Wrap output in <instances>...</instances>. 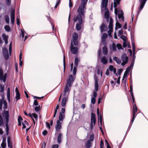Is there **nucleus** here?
Wrapping results in <instances>:
<instances>
[{
    "label": "nucleus",
    "instance_id": "obj_1",
    "mask_svg": "<svg viewBox=\"0 0 148 148\" xmlns=\"http://www.w3.org/2000/svg\"><path fill=\"white\" fill-rule=\"evenodd\" d=\"M78 14L76 17L74 18V21L75 22L77 21L78 23H77L76 25V29L78 31H80L81 28V25L82 23V17H84L85 14L83 13V15L82 13H78Z\"/></svg>",
    "mask_w": 148,
    "mask_h": 148
},
{
    "label": "nucleus",
    "instance_id": "obj_2",
    "mask_svg": "<svg viewBox=\"0 0 148 148\" xmlns=\"http://www.w3.org/2000/svg\"><path fill=\"white\" fill-rule=\"evenodd\" d=\"M75 80L73 75H71L69 76L68 79L67 80V82L66 86L64 88V95H66L67 93L69 94L70 89L69 87H71V84L73 83Z\"/></svg>",
    "mask_w": 148,
    "mask_h": 148
},
{
    "label": "nucleus",
    "instance_id": "obj_3",
    "mask_svg": "<svg viewBox=\"0 0 148 148\" xmlns=\"http://www.w3.org/2000/svg\"><path fill=\"white\" fill-rule=\"evenodd\" d=\"M132 99L133 100L132 104L133 105V109L132 111L133 117L131 121V123L132 124L133 122L134 121V120L136 117V114L137 112V107L136 105L135 104H134V103H135L134 98H132Z\"/></svg>",
    "mask_w": 148,
    "mask_h": 148
},
{
    "label": "nucleus",
    "instance_id": "obj_4",
    "mask_svg": "<svg viewBox=\"0 0 148 148\" xmlns=\"http://www.w3.org/2000/svg\"><path fill=\"white\" fill-rule=\"evenodd\" d=\"M88 0H82V5L79 6V8L77 10V12L82 13L83 15V13H84V9L85 8V6L86 5Z\"/></svg>",
    "mask_w": 148,
    "mask_h": 148
},
{
    "label": "nucleus",
    "instance_id": "obj_5",
    "mask_svg": "<svg viewBox=\"0 0 148 148\" xmlns=\"http://www.w3.org/2000/svg\"><path fill=\"white\" fill-rule=\"evenodd\" d=\"M70 51L72 54H77L78 51V48L77 47H74L72 41L71 42L70 47Z\"/></svg>",
    "mask_w": 148,
    "mask_h": 148
},
{
    "label": "nucleus",
    "instance_id": "obj_6",
    "mask_svg": "<svg viewBox=\"0 0 148 148\" xmlns=\"http://www.w3.org/2000/svg\"><path fill=\"white\" fill-rule=\"evenodd\" d=\"M2 50V53L4 58L5 60H8L9 58V55L7 49L4 48Z\"/></svg>",
    "mask_w": 148,
    "mask_h": 148
},
{
    "label": "nucleus",
    "instance_id": "obj_7",
    "mask_svg": "<svg viewBox=\"0 0 148 148\" xmlns=\"http://www.w3.org/2000/svg\"><path fill=\"white\" fill-rule=\"evenodd\" d=\"M11 23L12 25H14L15 20V10L12 9L10 12Z\"/></svg>",
    "mask_w": 148,
    "mask_h": 148
},
{
    "label": "nucleus",
    "instance_id": "obj_8",
    "mask_svg": "<svg viewBox=\"0 0 148 148\" xmlns=\"http://www.w3.org/2000/svg\"><path fill=\"white\" fill-rule=\"evenodd\" d=\"M147 0H139L140 7L138 10V13L139 14L141 10L143 8Z\"/></svg>",
    "mask_w": 148,
    "mask_h": 148
},
{
    "label": "nucleus",
    "instance_id": "obj_9",
    "mask_svg": "<svg viewBox=\"0 0 148 148\" xmlns=\"http://www.w3.org/2000/svg\"><path fill=\"white\" fill-rule=\"evenodd\" d=\"M96 122V119L95 115V113L92 112L91 114V123H93L94 125L95 124Z\"/></svg>",
    "mask_w": 148,
    "mask_h": 148
},
{
    "label": "nucleus",
    "instance_id": "obj_10",
    "mask_svg": "<svg viewBox=\"0 0 148 148\" xmlns=\"http://www.w3.org/2000/svg\"><path fill=\"white\" fill-rule=\"evenodd\" d=\"M61 128V123L59 121H57L55 129L57 131H59Z\"/></svg>",
    "mask_w": 148,
    "mask_h": 148
},
{
    "label": "nucleus",
    "instance_id": "obj_11",
    "mask_svg": "<svg viewBox=\"0 0 148 148\" xmlns=\"http://www.w3.org/2000/svg\"><path fill=\"white\" fill-rule=\"evenodd\" d=\"M15 92L16 93L15 99L17 101L20 99V94L17 87L15 89Z\"/></svg>",
    "mask_w": 148,
    "mask_h": 148
},
{
    "label": "nucleus",
    "instance_id": "obj_12",
    "mask_svg": "<svg viewBox=\"0 0 148 148\" xmlns=\"http://www.w3.org/2000/svg\"><path fill=\"white\" fill-rule=\"evenodd\" d=\"M108 0H102L101 2L102 8L106 9L108 6Z\"/></svg>",
    "mask_w": 148,
    "mask_h": 148
},
{
    "label": "nucleus",
    "instance_id": "obj_13",
    "mask_svg": "<svg viewBox=\"0 0 148 148\" xmlns=\"http://www.w3.org/2000/svg\"><path fill=\"white\" fill-rule=\"evenodd\" d=\"M11 138L10 136L7 138V143L8 147L10 148H13L12 143L11 141Z\"/></svg>",
    "mask_w": 148,
    "mask_h": 148
},
{
    "label": "nucleus",
    "instance_id": "obj_14",
    "mask_svg": "<svg viewBox=\"0 0 148 148\" xmlns=\"http://www.w3.org/2000/svg\"><path fill=\"white\" fill-rule=\"evenodd\" d=\"M121 59L122 61L127 62H128V58L127 55L125 53H123L121 56Z\"/></svg>",
    "mask_w": 148,
    "mask_h": 148
},
{
    "label": "nucleus",
    "instance_id": "obj_15",
    "mask_svg": "<svg viewBox=\"0 0 148 148\" xmlns=\"http://www.w3.org/2000/svg\"><path fill=\"white\" fill-rule=\"evenodd\" d=\"M100 30L101 32H105L107 30V27L103 23L102 24L100 27Z\"/></svg>",
    "mask_w": 148,
    "mask_h": 148
},
{
    "label": "nucleus",
    "instance_id": "obj_16",
    "mask_svg": "<svg viewBox=\"0 0 148 148\" xmlns=\"http://www.w3.org/2000/svg\"><path fill=\"white\" fill-rule=\"evenodd\" d=\"M2 37L3 38V40L5 41V44H7L8 43V36L4 34H3Z\"/></svg>",
    "mask_w": 148,
    "mask_h": 148
},
{
    "label": "nucleus",
    "instance_id": "obj_17",
    "mask_svg": "<svg viewBox=\"0 0 148 148\" xmlns=\"http://www.w3.org/2000/svg\"><path fill=\"white\" fill-rule=\"evenodd\" d=\"M7 77V74L5 73L4 75H0V80L3 81L4 82H5Z\"/></svg>",
    "mask_w": 148,
    "mask_h": 148
},
{
    "label": "nucleus",
    "instance_id": "obj_18",
    "mask_svg": "<svg viewBox=\"0 0 148 148\" xmlns=\"http://www.w3.org/2000/svg\"><path fill=\"white\" fill-rule=\"evenodd\" d=\"M104 16L105 18L107 19V21H108L110 17V15L109 11L108 9L107 10H106L104 14Z\"/></svg>",
    "mask_w": 148,
    "mask_h": 148
},
{
    "label": "nucleus",
    "instance_id": "obj_19",
    "mask_svg": "<svg viewBox=\"0 0 148 148\" xmlns=\"http://www.w3.org/2000/svg\"><path fill=\"white\" fill-rule=\"evenodd\" d=\"M110 23L108 26V27L110 29H113V20L112 18H110Z\"/></svg>",
    "mask_w": 148,
    "mask_h": 148
},
{
    "label": "nucleus",
    "instance_id": "obj_20",
    "mask_svg": "<svg viewBox=\"0 0 148 148\" xmlns=\"http://www.w3.org/2000/svg\"><path fill=\"white\" fill-rule=\"evenodd\" d=\"M3 116L5 119L9 118V114L8 111H5L3 114Z\"/></svg>",
    "mask_w": 148,
    "mask_h": 148
},
{
    "label": "nucleus",
    "instance_id": "obj_21",
    "mask_svg": "<svg viewBox=\"0 0 148 148\" xmlns=\"http://www.w3.org/2000/svg\"><path fill=\"white\" fill-rule=\"evenodd\" d=\"M62 134L61 133H60L57 138L58 143L60 144L61 143V138L62 137Z\"/></svg>",
    "mask_w": 148,
    "mask_h": 148
},
{
    "label": "nucleus",
    "instance_id": "obj_22",
    "mask_svg": "<svg viewBox=\"0 0 148 148\" xmlns=\"http://www.w3.org/2000/svg\"><path fill=\"white\" fill-rule=\"evenodd\" d=\"M101 62L104 64H106L108 63L107 60L105 56H103L101 58Z\"/></svg>",
    "mask_w": 148,
    "mask_h": 148
},
{
    "label": "nucleus",
    "instance_id": "obj_23",
    "mask_svg": "<svg viewBox=\"0 0 148 148\" xmlns=\"http://www.w3.org/2000/svg\"><path fill=\"white\" fill-rule=\"evenodd\" d=\"M66 98L65 97L63 98L61 102V106L62 107H64L65 106L66 103Z\"/></svg>",
    "mask_w": 148,
    "mask_h": 148
},
{
    "label": "nucleus",
    "instance_id": "obj_24",
    "mask_svg": "<svg viewBox=\"0 0 148 148\" xmlns=\"http://www.w3.org/2000/svg\"><path fill=\"white\" fill-rule=\"evenodd\" d=\"M103 53L105 55H107L108 53V49L106 46H104L102 49Z\"/></svg>",
    "mask_w": 148,
    "mask_h": 148
},
{
    "label": "nucleus",
    "instance_id": "obj_25",
    "mask_svg": "<svg viewBox=\"0 0 148 148\" xmlns=\"http://www.w3.org/2000/svg\"><path fill=\"white\" fill-rule=\"evenodd\" d=\"M78 37V34L76 32H74L73 34V39L72 40H77Z\"/></svg>",
    "mask_w": 148,
    "mask_h": 148
},
{
    "label": "nucleus",
    "instance_id": "obj_26",
    "mask_svg": "<svg viewBox=\"0 0 148 148\" xmlns=\"http://www.w3.org/2000/svg\"><path fill=\"white\" fill-rule=\"evenodd\" d=\"M114 7H117V5L120 4L121 0H114Z\"/></svg>",
    "mask_w": 148,
    "mask_h": 148
},
{
    "label": "nucleus",
    "instance_id": "obj_27",
    "mask_svg": "<svg viewBox=\"0 0 148 148\" xmlns=\"http://www.w3.org/2000/svg\"><path fill=\"white\" fill-rule=\"evenodd\" d=\"M113 59L116 62L119 64H120L121 62V60L116 56L114 57Z\"/></svg>",
    "mask_w": 148,
    "mask_h": 148
},
{
    "label": "nucleus",
    "instance_id": "obj_28",
    "mask_svg": "<svg viewBox=\"0 0 148 148\" xmlns=\"http://www.w3.org/2000/svg\"><path fill=\"white\" fill-rule=\"evenodd\" d=\"M95 89L96 91H97L98 90L99 84L97 80H95Z\"/></svg>",
    "mask_w": 148,
    "mask_h": 148
},
{
    "label": "nucleus",
    "instance_id": "obj_29",
    "mask_svg": "<svg viewBox=\"0 0 148 148\" xmlns=\"http://www.w3.org/2000/svg\"><path fill=\"white\" fill-rule=\"evenodd\" d=\"M132 40V49L134 51H135V45L134 43V41L133 38L131 37Z\"/></svg>",
    "mask_w": 148,
    "mask_h": 148
},
{
    "label": "nucleus",
    "instance_id": "obj_30",
    "mask_svg": "<svg viewBox=\"0 0 148 148\" xmlns=\"http://www.w3.org/2000/svg\"><path fill=\"white\" fill-rule=\"evenodd\" d=\"M80 60L77 57H75L74 60V64L75 66H77L78 65L79 62Z\"/></svg>",
    "mask_w": 148,
    "mask_h": 148
},
{
    "label": "nucleus",
    "instance_id": "obj_31",
    "mask_svg": "<svg viewBox=\"0 0 148 148\" xmlns=\"http://www.w3.org/2000/svg\"><path fill=\"white\" fill-rule=\"evenodd\" d=\"M64 118V116H63V115L62 114V112H60L59 117V120H58L57 121H62Z\"/></svg>",
    "mask_w": 148,
    "mask_h": 148
},
{
    "label": "nucleus",
    "instance_id": "obj_32",
    "mask_svg": "<svg viewBox=\"0 0 148 148\" xmlns=\"http://www.w3.org/2000/svg\"><path fill=\"white\" fill-rule=\"evenodd\" d=\"M22 53H21V51L19 55V65L21 66L23 64V61L21 60L22 59Z\"/></svg>",
    "mask_w": 148,
    "mask_h": 148
},
{
    "label": "nucleus",
    "instance_id": "obj_33",
    "mask_svg": "<svg viewBox=\"0 0 148 148\" xmlns=\"http://www.w3.org/2000/svg\"><path fill=\"white\" fill-rule=\"evenodd\" d=\"M42 109V107L40 105H39L38 106H36L34 108V110L36 112L39 111Z\"/></svg>",
    "mask_w": 148,
    "mask_h": 148
},
{
    "label": "nucleus",
    "instance_id": "obj_34",
    "mask_svg": "<svg viewBox=\"0 0 148 148\" xmlns=\"http://www.w3.org/2000/svg\"><path fill=\"white\" fill-rule=\"evenodd\" d=\"M3 103L4 105V110L8 108V103L6 102V101L5 100H3Z\"/></svg>",
    "mask_w": 148,
    "mask_h": 148
},
{
    "label": "nucleus",
    "instance_id": "obj_35",
    "mask_svg": "<svg viewBox=\"0 0 148 148\" xmlns=\"http://www.w3.org/2000/svg\"><path fill=\"white\" fill-rule=\"evenodd\" d=\"M90 140H88L87 144L85 145V146L86 148H90L91 147Z\"/></svg>",
    "mask_w": 148,
    "mask_h": 148
},
{
    "label": "nucleus",
    "instance_id": "obj_36",
    "mask_svg": "<svg viewBox=\"0 0 148 148\" xmlns=\"http://www.w3.org/2000/svg\"><path fill=\"white\" fill-rule=\"evenodd\" d=\"M73 42V45L75 46H78L79 45V42L77 40H72L71 41Z\"/></svg>",
    "mask_w": 148,
    "mask_h": 148
},
{
    "label": "nucleus",
    "instance_id": "obj_37",
    "mask_svg": "<svg viewBox=\"0 0 148 148\" xmlns=\"http://www.w3.org/2000/svg\"><path fill=\"white\" fill-rule=\"evenodd\" d=\"M116 20L117 21L116 24V29L117 28V27H118L119 28H121V25L119 22H118V21L117 20L116 17Z\"/></svg>",
    "mask_w": 148,
    "mask_h": 148
},
{
    "label": "nucleus",
    "instance_id": "obj_38",
    "mask_svg": "<svg viewBox=\"0 0 148 148\" xmlns=\"http://www.w3.org/2000/svg\"><path fill=\"white\" fill-rule=\"evenodd\" d=\"M5 20L6 22L7 23H9L10 18L8 15H6L5 16Z\"/></svg>",
    "mask_w": 148,
    "mask_h": 148
},
{
    "label": "nucleus",
    "instance_id": "obj_39",
    "mask_svg": "<svg viewBox=\"0 0 148 148\" xmlns=\"http://www.w3.org/2000/svg\"><path fill=\"white\" fill-rule=\"evenodd\" d=\"M4 28L6 31L8 32H9L10 31V26L8 25H6L4 26Z\"/></svg>",
    "mask_w": 148,
    "mask_h": 148
},
{
    "label": "nucleus",
    "instance_id": "obj_40",
    "mask_svg": "<svg viewBox=\"0 0 148 148\" xmlns=\"http://www.w3.org/2000/svg\"><path fill=\"white\" fill-rule=\"evenodd\" d=\"M123 16V11L121 10V13L119 14L118 17L119 19H120Z\"/></svg>",
    "mask_w": 148,
    "mask_h": 148
},
{
    "label": "nucleus",
    "instance_id": "obj_41",
    "mask_svg": "<svg viewBox=\"0 0 148 148\" xmlns=\"http://www.w3.org/2000/svg\"><path fill=\"white\" fill-rule=\"evenodd\" d=\"M121 38L122 39L124 42H126L127 40L126 37L125 36H122L121 37Z\"/></svg>",
    "mask_w": 148,
    "mask_h": 148
},
{
    "label": "nucleus",
    "instance_id": "obj_42",
    "mask_svg": "<svg viewBox=\"0 0 148 148\" xmlns=\"http://www.w3.org/2000/svg\"><path fill=\"white\" fill-rule=\"evenodd\" d=\"M116 45L114 43H113L112 44V48L113 50L114 51H115L116 50Z\"/></svg>",
    "mask_w": 148,
    "mask_h": 148
},
{
    "label": "nucleus",
    "instance_id": "obj_43",
    "mask_svg": "<svg viewBox=\"0 0 148 148\" xmlns=\"http://www.w3.org/2000/svg\"><path fill=\"white\" fill-rule=\"evenodd\" d=\"M96 102V99L95 98L92 97L91 99V102L93 104H94Z\"/></svg>",
    "mask_w": 148,
    "mask_h": 148
},
{
    "label": "nucleus",
    "instance_id": "obj_44",
    "mask_svg": "<svg viewBox=\"0 0 148 148\" xmlns=\"http://www.w3.org/2000/svg\"><path fill=\"white\" fill-rule=\"evenodd\" d=\"M100 146V148H104V143L102 139L101 140Z\"/></svg>",
    "mask_w": 148,
    "mask_h": 148
},
{
    "label": "nucleus",
    "instance_id": "obj_45",
    "mask_svg": "<svg viewBox=\"0 0 148 148\" xmlns=\"http://www.w3.org/2000/svg\"><path fill=\"white\" fill-rule=\"evenodd\" d=\"M76 66H74L73 68V75H75L76 73L77 72V68Z\"/></svg>",
    "mask_w": 148,
    "mask_h": 148
},
{
    "label": "nucleus",
    "instance_id": "obj_46",
    "mask_svg": "<svg viewBox=\"0 0 148 148\" xmlns=\"http://www.w3.org/2000/svg\"><path fill=\"white\" fill-rule=\"evenodd\" d=\"M32 115L33 116V117L37 120V121L38 120V115H37L35 113H32Z\"/></svg>",
    "mask_w": 148,
    "mask_h": 148
},
{
    "label": "nucleus",
    "instance_id": "obj_47",
    "mask_svg": "<svg viewBox=\"0 0 148 148\" xmlns=\"http://www.w3.org/2000/svg\"><path fill=\"white\" fill-rule=\"evenodd\" d=\"M99 117V120L100 121V123L101 124H102V115L101 114H100V115H99V116H98Z\"/></svg>",
    "mask_w": 148,
    "mask_h": 148
},
{
    "label": "nucleus",
    "instance_id": "obj_48",
    "mask_svg": "<svg viewBox=\"0 0 148 148\" xmlns=\"http://www.w3.org/2000/svg\"><path fill=\"white\" fill-rule=\"evenodd\" d=\"M128 73H127V72H125H125L123 76V78L122 81L124 80V78L127 77V75ZM122 82H123V81H122Z\"/></svg>",
    "mask_w": 148,
    "mask_h": 148
},
{
    "label": "nucleus",
    "instance_id": "obj_49",
    "mask_svg": "<svg viewBox=\"0 0 148 148\" xmlns=\"http://www.w3.org/2000/svg\"><path fill=\"white\" fill-rule=\"evenodd\" d=\"M116 47H117L118 48V49H123V48L122 47L120 43H119V44H117Z\"/></svg>",
    "mask_w": 148,
    "mask_h": 148
},
{
    "label": "nucleus",
    "instance_id": "obj_50",
    "mask_svg": "<svg viewBox=\"0 0 148 148\" xmlns=\"http://www.w3.org/2000/svg\"><path fill=\"white\" fill-rule=\"evenodd\" d=\"M3 123V119L1 115L0 114V127L1 126Z\"/></svg>",
    "mask_w": 148,
    "mask_h": 148
},
{
    "label": "nucleus",
    "instance_id": "obj_51",
    "mask_svg": "<svg viewBox=\"0 0 148 148\" xmlns=\"http://www.w3.org/2000/svg\"><path fill=\"white\" fill-rule=\"evenodd\" d=\"M123 71V69H118L117 70V73L119 75H120L121 73Z\"/></svg>",
    "mask_w": 148,
    "mask_h": 148
},
{
    "label": "nucleus",
    "instance_id": "obj_52",
    "mask_svg": "<svg viewBox=\"0 0 148 148\" xmlns=\"http://www.w3.org/2000/svg\"><path fill=\"white\" fill-rule=\"evenodd\" d=\"M4 90V87L1 85L0 87V92H3Z\"/></svg>",
    "mask_w": 148,
    "mask_h": 148
},
{
    "label": "nucleus",
    "instance_id": "obj_53",
    "mask_svg": "<svg viewBox=\"0 0 148 148\" xmlns=\"http://www.w3.org/2000/svg\"><path fill=\"white\" fill-rule=\"evenodd\" d=\"M108 37L107 34L105 33H103V34L102 38L104 39H105L107 38Z\"/></svg>",
    "mask_w": 148,
    "mask_h": 148
},
{
    "label": "nucleus",
    "instance_id": "obj_54",
    "mask_svg": "<svg viewBox=\"0 0 148 148\" xmlns=\"http://www.w3.org/2000/svg\"><path fill=\"white\" fill-rule=\"evenodd\" d=\"M6 146V143H2L1 145V146L2 148H5Z\"/></svg>",
    "mask_w": 148,
    "mask_h": 148
},
{
    "label": "nucleus",
    "instance_id": "obj_55",
    "mask_svg": "<svg viewBox=\"0 0 148 148\" xmlns=\"http://www.w3.org/2000/svg\"><path fill=\"white\" fill-rule=\"evenodd\" d=\"M109 69L110 71H112L113 70L114 68L113 66L112 65H110L109 66Z\"/></svg>",
    "mask_w": 148,
    "mask_h": 148
},
{
    "label": "nucleus",
    "instance_id": "obj_56",
    "mask_svg": "<svg viewBox=\"0 0 148 148\" xmlns=\"http://www.w3.org/2000/svg\"><path fill=\"white\" fill-rule=\"evenodd\" d=\"M6 2L7 5H10L11 3V0H5Z\"/></svg>",
    "mask_w": 148,
    "mask_h": 148
},
{
    "label": "nucleus",
    "instance_id": "obj_57",
    "mask_svg": "<svg viewBox=\"0 0 148 148\" xmlns=\"http://www.w3.org/2000/svg\"><path fill=\"white\" fill-rule=\"evenodd\" d=\"M12 43L11 42L10 43V46L9 47V53L10 54L11 53V52H12Z\"/></svg>",
    "mask_w": 148,
    "mask_h": 148
},
{
    "label": "nucleus",
    "instance_id": "obj_58",
    "mask_svg": "<svg viewBox=\"0 0 148 148\" xmlns=\"http://www.w3.org/2000/svg\"><path fill=\"white\" fill-rule=\"evenodd\" d=\"M34 105L37 106L38 105V102L36 100H35L34 102Z\"/></svg>",
    "mask_w": 148,
    "mask_h": 148
},
{
    "label": "nucleus",
    "instance_id": "obj_59",
    "mask_svg": "<svg viewBox=\"0 0 148 148\" xmlns=\"http://www.w3.org/2000/svg\"><path fill=\"white\" fill-rule=\"evenodd\" d=\"M112 31V29H110L108 31V34L109 36H111V33Z\"/></svg>",
    "mask_w": 148,
    "mask_h": 148
},
{
    "label": "nucleus",
    "instance_id": "obj_60",
    "mask_svg": "<svg viewBox=\"0 0 148 148\" xmlns=\"http://www.w3.org/2000/svg\"><path fill=\"white\" fill-rule=\"evenodd\" d=\"M6 135H8L9 134V128L8 126L6 127Z\"/></svg>",
    "mask_w": 148,
    "mask_h": 148
},
{
    "label": "nucleus",
    "instance_id": "obj_61",
    "mask_svg": "<svg viewBox=\"0 0 148 148\" xmlns=\"http://www.w3.org/2000/svg\"><path fill=\"white\" fill-rule=\"evenodd\" d=\"M16 21L17 22V24L18 25H19L20 23V21L19 20V18H18V17L17 16L16 17Z\"/></svg>",
    "mask_w": 148,
    "mask_h": 148
},
{
    "label": "nucleus",
    "instance_id": "obj_62",
    "mask_svg": "<svg viewBox=\"0 0 148 148\" xmlns=\"http://www.w3.org/2000/svg\"><path fill=\"white\" fill-rule=\"evenodd\" d=\"M9 118L5 119V123H6V124H5L6 127L8 126V123L9 122Z\"/></svg>",
    "mask_w": 148,
    "mask_h": 148
},
{
    "label": "nucleus",
    "instance_id": "obj_63",
    "mask_svg": "<svg viewBox=\"0 0 148 148\" xmlns=\"http://www.w3.org/2000/svg\"><path fill=\"white\" fill-rule=\"evenodd\" d=\"M23 120V118L21 116H18V121L21 122Z\"/></svg>",
    "mask_w": 148,
    "mask_h": 148
},
{
    "label": "nucleus",
    "instance_id": "obj_64",
    "mask_svg": "<svg viewBox=\"0 0 148 148\" xmlns=\"http://www.w3.org/2000/svg\"><path fill=\"white\" fill-rule=\"evenodd\" d=\"M131 67L130 66H128L126 69L125 72H127V73H129L130 72Z\"/></svg>",
    "mask_w": 148,
    "mask_h": 148
}]
</instances>
